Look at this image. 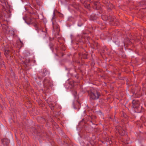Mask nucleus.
<instances>
[{
	"label": "nucleus",
	"instance_id": "nucleus-4",
	"mask_svg": "<svg viewBox=\"0 0 146 146\" xmlns=\"http://www.w3.org/2000/svg\"><path fill=\"white\" fill-rule=\"evenodd\" d=\"M132 107L134 108H138L139 106V101L138 100H134L132 102Z\"/></svg>",
	"mask_w": 146,
	"mask_h": 146
},
{
	"label": "nucleus",
	"instance_id": "nucleus-1",
	"mask_svg": "<svg viewBox=\"0 0 146 146\" xmlns=\"http://www.w3.org/2000/svg\"><path fill=\"white\" fill-rule=\"evenodd\" d=\"M90 98L91 100H95L99 98L100 94L96 89H93L91 90L89 94Z\"/></svg>",
	"mask_w": 146,
	"mask_h": 146
},
{
	"label": "nucleus",
	"instance_id": "nucleus-8",
	"mask_svg": "<svg viewBox=\"0 0 146 146\" xmlns=\"http://www.w3.org/2000/svg\"><path fill=\"white\" fill-rule=\"evenodd\" d=\"M105 17V16H102V18L103 20H110V21H113L114 20V18L113 17H112L110 16L109 17H107V18H106L105 19H103Z\"/></svg>",
	"mask_w": 146,
	"mask_h": 146
},
{
	"label": "nucleus",
	"instance_id": "nucleus-9",
	"mask_svg": "<svg viewBox=\"0 0 146 146\" xmlns=\"http://www.w3.org/2000/svg\"><path fill=\"white\" fill-rule=\"evenodd\" d=\"M9 50H5L4 51V54L6 56H7V55L9 54Z\"/></svg>",
	"mask_w": 146,
	"mask_h": 146
},
{
	"label": "nucleus",
	"instance_id": "nucleus-20",
	"mask_svg": "<svg viewBox=\"0 0 146 146\" xmlns=\"http://www.w3.org/2000/svg\"><path fill=\"white\" fill-rule=\"evenodd\" d=\"M2 66H4V64H3Z\"/></svg>",
	"mask_w": 146,
	"mask_h": 146
},
{
	"label": "nucleus",
	"instance_id": "nucleus-15",
	"mask_svg": "<svg viewBox=\"0 0 146 146\" xmlns=\"http://www.w3.org/2000/svg\"><path fill=\"white\" fill-rule=\"evenodd\" d=\"M4 27H4L5 28H7V27L5 25H4V26H3V28H4Z\"/></svg>",
	"mask_w": 146,
	"mask_h": 146
},
{
	"label": "nucleus",
	"instance_id": "nucleus-13",
	"mask_svg": "<svg viewBox=\"0 0 146 146\" xmlns=\"http://www.w3.org/2000/svg\"><path fill=\"white\" fill-rule=\"evenodd\" d=\"M87 54H85L83 56V58H87Z\"/></svg>",
	"mask_w": 146,
	"mask_h": 146
},
{
	"label": "nucleus",
	"instance_id": "nucleus-17",
	"mask_svg": "<svg viewBox=\"0 0 146 146\" xmlns=\"http://www.w3.org/2000/svg\"><path fill=\"white\" fill-rule=\"evenodd\" d=\"M111 6L112 7H113V5L112 4H111Z\"/></svg>",
	"mask_w": 146,
	"mask_h": 146
},
{
	"label": "nucleus",
	"instance_id": "nucleus-10",
	"mask_svg": "<svg viewBox=\"0 0 146 146\" xmlns=\"http://www.w3.org/2000/svg\"><path fill=\"white\" fill-rule=\"evenodd\" d=\"M34 26L36 28V30H38V25L37 24L35 23L34 24Z\"/></svg>",
	"mask_w": 146,
	"mask_h": 146
},
{
	"label": "nucleus",
	"instance_id": "nucleus-2",
	"mask_svg": "<svg viewBox=\"0 0 146 146\" xmlns=\"http://www.w3.org/2000/svg\"><path fill=\"white\" fill-rule=\"evenodd\" d=\"M0 1L2 3L1 5L3 6V8L5 9L6 11L8 14L10 13V7L7 3L6 0H0Z\"/></svg>",
	"mask_w": 146,
	"mask_h": 146
},
{
	"label": "nucleus",
	"instance_id": "nucleus-11",
	"mask_svg": "<svg viewBox=\"0 0 146 146\" xmlns=\"http://www.w3.org/2000/svg\"><path fill=\"white\" fill-rule=\"evenodd\" d=\"M49 106L51 108V110H52L54 109L53 107L54 106L53 105V104H50Z\"/></svg>",
	"mask_w": 146,
	"mask_h": 146
},
{
	"label": "nucleus",
	"instance_id": "nucleus-19",
	"mask_svg": "<svg viewBox=\"0 0 146 146\" xmlns=\"http://www.w3.org/2000/svg\"><path fill=\"white\" fill-rule=\"evenodd\" d=\"M1 52H0V57H1Z\"/></svg>",
	"mask_w": 146,
	"mask_h": 146
},
{
	"label": "nucleus",
	"instance_id": "nucleus-6",
	"mask_svg": "<svg viewBox=\"0 0 146 146\" xmlns=\"http://www.w3.org/2000/svg\"><path fill=\"white\" fill-rule=\"evenodd\" d=\"M4 146H7L9 144L10 141L7 138L3 139L1 140Z\"/></svg>",
	"mask_w": 146,
	"mask_h": 146
},
{
	"label": "nucleus",
	"instance_id": "nucleus-21",
	"mask_svg": "<svg viewBox=\"0 0 146 146\" xmlns=\"http://www.w3.org/2000/svg\"><path fill=\"white\" fill-rule=\"evenodd\" d=\"M7 29H6V31H7Z\"/></svg>",
	"mask_w": 146,
	"mask_h": 146
},
{
	"label": "nucleus",
	"instance_id": "nucleus-3",
	"mask_svg": "<svg viewBox=\"0 0 146 146\" xmlns=\"http://www.w3.org/2000/svg\"><path fill=\"white\" fill-rule=\"evenodd\" d=\"M116 129L119 134L121 136L124 135L126 133L125 130L121 126H117L116 127Z\"/></svg>",
	"mask_w": 146,
	"mask_h": 146
},
{
	"label": "nucleus",
	"instance_id": "nucleus-18",
	"mask_svg": "<svg viewBox=\"0 0 146 146\" xmlns=\"http://www.w3.org/2000/svg\"><path fill=\"white\" fill-rule=\"evenodd\" d=\"M108 10H111V9L110 8H109L108 9Z\"/></svg>",
	"mask_w": 146,
	"mask_h": 146
},
{
	"label": "nucleus",
	"instance_id": "nucleus-12",
	"mask_svg": "<svg viewBox=\"0 0 146 146\" xmlns=\"http://www.w3.org/2000/svg\"><path fill=\"white\" fill-rule=\"evenodd\" d=\"M73 94L75 97L76 96V95L77 94V92L76 91H74L73 92Z\"/></svg>",
	"mask_w": 146,
	"mask_h": 146
},
{
	"label": "nucleus",
	"instance_id": "nucleus-7",
	"mask_svg": "<svg viewBox=\"0 0 146 146\" xmlns=\"http://www.w3.org/2000/svg\"><path fill=\"white\" fill-rule=\"evenodd\" d=\"M99 4V3L98 2H94V5L93 6V8L95 9H100Z\"/></svg>",
	"mask_w": 146,
	"mask_h": 146
},
{
	"label": "nucleus",
	"instance_id": "nucleus-14",
	"mask_svg": "<svg viewBox=\"0 0 146 146\" xmlns=\"http://www.w3.org/2000/svg\"><path fill=\"white\" fill-rule=\"evenodd\" d=\"M69 84L71 86L70 87V88H71L73 86V85L72 83H69Z\"/></svg>",
	"mask_w": 146,
	"mask_h": 146
},
{
	"label": "nucleus",
	"instance_id": "nucleus-5",
	"mask_svg": "<svg viewBox=\"0 0 146 146\" xmlns=\"http://www.w3.org/2000/svg\"><path fill=\"white\" fill-rule=\"evenodd\" d=\"M43 83L44 86L46 87L50 86L51 84L49 80L47 78L44 79Z\"/></svg>",
	"mask_w": 146,
	"mask_h": 146
},
{
	"label": "nucleus",
	"instance_id": "nucleus-16",
	"mask_svg": "<svg viewBox=\"0 0 146 146\" xmlns=\"http://www.w3.org/2000/svg\"><path fill=\"white\" fill-rule=\"evenodd\" d=\"M112 141H110L109 143H110V144H111V143H112Z\"/></svg>",
	"mask_w": 146,
	"mask_h": 146
}]
</instances>
